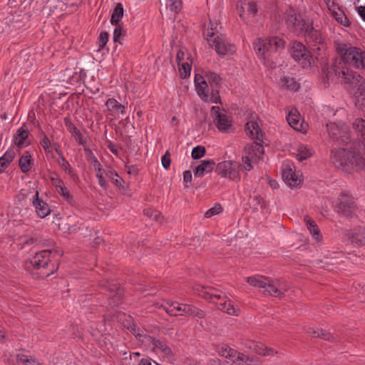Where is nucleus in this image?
I'll list each match as a JSON object with an SVG mask.
<instances>
[{
    "instance_id": "49530a36",
    "label": "nucleus",
    "mask_w": 365,
    "mask_h": 365,
    "mask_svg": "<svg viewBox=\"0 0 365 365\" xmlns=\"http://www.w3.org/2000/svg\"><path fill=\"white\" fill-rule=\"evenodd\" d=\"M56 151L57 153H58L60 155V159L58 161V165L62 169H63L66 173L70 174L71 172V168L69 163L64 158V157L61 154L59 153L57 148L56 149Z\"/></svg>"
},
{
    "instance_id": "f8f14e48",
    "label": "nucleus",
    "mask_w": 365,
    "mask_h": 365,
    "mask_svg": "<svg viewBox=\"0 0 365 365\" xmlns=\"http://www.w3.org/2000/svg\"><path fill=\"white\" fill-rule=\"evenodd\" d=\"M211 116L217 128L223 132H227L232 126L231 117L225 111H221L220 107L211 108Z\"/></svg>"
},
{
    "instance_id": "4468645a",
    "label": "nucleus",
    "mask_w": 365,
    "mask_h": 365,
    "mask_svg": "<svg viewBox=\"0 0 365 365\" xmlns=\"http://www.w3.org/2000/svg\"><path fill=\"white\" fill-rule=\"evenodd\" d=\"M339 211L346 217H351L356 210L354 198L346 193H342L339 197Z\"/></svg>"
},
{
    "instance_id": "473e14b6",
    "label": "nucleus",
    "mask_w": 365,
    "mask_h": 365,
    "mask_svg": "<svg viewBox=\"0 0 365 365\" xmlns=\"http://www.w3.org/2000/svg\"><path fill=\"white\" fill-rule=\"evenodd\" d=\"M312 150L307 145H300L297 150L296 156L299 161H302L311 157Z\"/></svg>"
},
{
    "instance_id": "dca6fc26",
    "label": "nucleus",
    "mask_w": 365,
    "mask_h": 365,
    "mask_svg": "<svg viewBox=\"0 0 365 365\" xmlns=\"http://www.w3.org/2000/svg\"><path fill=\"white\" fill-rule=\"evenodd\" d=\"M344 237L355 246H361L365 244V230L356 227L353 230H346L344 232Z\"/></svg>"
},
{
    "instance_id": "58836bf2",
    "label": "nucleus",
    "mask_w": 365,
    "mask_h": 365,
    "mask_svg": "<svg viewBox=\"0 0 365 365\" xmlns=\"http://www.w3.org/2000/svg\"><path fill=\"white\" fill-rule=\"evenodd\" d=\"M282 84L287 89L291 91H297L299 88V84L294 81V79L289 76H285L282 79Z\"/></svg>"
},
{
    "instance_id": "8fccbe9b",
    "label": "nucleus",
    "mask_w": 365,
    "mask_h": 365,
    "mask_svg": "<svg viewBox=\"0 0 365 365\" xmlns=\"http://www.w3.org/2000/svg\"><path fill=\"white\" fill-rule=\"evenodd\" d=\"M204 77L209 83L214 84H218L220 80V76L215 73H206Z\"/></svg>"
},
{
    "instance_id": "37998d69",
    "label": "nucleus",
    "mask_w": 365,
    "mask_h": 365,
    "mask_svg": "<svg viewBox=\"0 0 365 365\" xmlns=\"http://www.w3.org/2000/svg\"><path fill=\"white\" fill-rule=\"evenodd\" d=\"M167 6L175 13H178L182 8L181 0H167Z\"/></svg>"
},
{
    "instance_id": "f704fd0d",
    "label": "nucleus",
    "mask_w": 365,
    "mask_h": 365,
    "mask_svg": "<svg viewBox=\"0 0 365 365\" xmlns=\"http://www.w3.org/2000/svg\"><path fill=\"white\" fill-rule=\"evenodd\" d=\"M250 345L247 346L250 349H252L257 354L269 356L271 354L269 351H266L267 347L261 343H257L255 341H250Z\"/></svg>"
},
{
    "instance_id": "2eb2a0df",
    "label": "nucleus",
    "mask_w": 365,
    "mask_h": 365,
    "mask_svg": "<svg viewBox=\"0 0 365 365\" xmlns=\"http://www.w3.org/2000/svg\"><path fill=\"white\" fill-rule=\"evenodd\" d=\"M287 120L289 125L295 130L304 132L308 125L302 118L299 113L295 108L291 109L287 115Z\"/></svg>"
},
{
    "instance_id": "4d7b16f0",
    "label": "nucleus",
    "mask_w": 365,
    "mask_h": 365,
    "mask_svg": "<svg viewBox=\"0 0 365 365\" xmlns=\"http://www.w3.org/2000/svg\"><path fill=\"white\" fill-rule=\"evenodd\" d=\"M126 322L129 324V326H127V329L130 331L131 333L133 334L138 335L139 334L137 333V330L139 331V329H138L137 325L132 319H127Z\"/></svg>"
},
{
    "instance_id": "2f4dec72",
    "label": "nucleus",
    "mask_w": 365,
    "mask_h": 365,
    "mask_svg": "<svg viewBox=\"0 0 365 365\" xmlns=\"http://www.w3.org/2000/svg\"><path fill=\"white\" fill-rule=\"evenodd\" d=\"M89 151V154L93 158V161L95 163L94 167L95 170H97L96 177L98 178V184L101 187L106 188L107 187V181L103 174L101 173V165L99 164L97 158L93 155L91 150Z\"/></svg>"
},
{
    "instance_id": "a18cd8bd",
    "label": "nucleus",
    "mask_w": 365,
    "mask_h": 365,
    "mask_svg": "<svg viewBox=\"0 0 365 365\" xmlns=\"http://www.w3.org/2000/svg\"><path fill=\"white\" fill-rule=\"evenodd\" d=\"M205 154V148L203 146L197 145L193 148L191 155L193 159H200Z\"/></svg>"
},
{
    "instance_id": "cd10ccee",
    "label": "nucleus",
    "mask_w": 365,
    "mask_h": 365,
    "mask_svg": "<svg viewBox=\"0 0 365 365\" xmlns=\"http://www.w3.org/2000/svg\"><path fill=\"white\" fill-rule=\"evenodd\" d=\"M15 157V151L14 149H9L0 158V174L4 173L9 167Z\"/></svg>"
},
{
    "instance_id": "a19ab883",
    "label": "nucleus",
    "mask_w": 365,
    "mask_h": 365,
    "mask_svg": "<svg viewBox=\"0 0 365 365\" xmlns=\"http://www.w3.org/2000/svg\"><path fill=\"white\" fill-rule=\"evenodd\" d=\"M187 59H190V54L187 52L186 49L181 48L180 49L176 56V60L178 65L180 63H183V62H186Z\"/></svg>"
},
{
    "instance_id": "423d86ee",
    "label": "nucleus",
    "mask_w": 365,
    "mask_h": 365,
    "mask_svg": "<svg viewBox=\"0 0 365 365\" xmlns=\"http://www.w3.org/2000/svg\"><path fill=\"white\" fill-rule=\"evenodd\" d=\"M217 32V26L214 28L212 25L211 28L207 29L205 33L210 46L214 48L219 55L224 56L232 53L235 51L234 45L230 43L222 34L215 36Z\"/></svg>"
},
{
    "instance_id": "6e6552de",
    "label": "nucleus",
    "mask_w": 365,
    "mask_h": 365,
    "mask_svg": "<svg viewBox=\"0 0 365 365\" xmlns=\"http://www.w3.org/2000/svg\"><path fill=\"white\" fill-rule=\"evenodd\" d=\"M240 169L242 170V164L233 160H225L217 164L216 172L222 178L239 181L240 180Z\"/></svg>"
},
{
    "instance_id": "7c9ffc66",
    "label": "nucleus",
    "mask_w": 365,
    "mask_h": 365,
    "mask_svg": "<svg viewBox=\"0 0 365 365\" xmlns=\"http://www.w3.org/2000/svg\"><path fill=\"white\" fill-rule=\"evenodd\" d=\"M329 10L331 11L332 16L338 23L344 26H349L350 25V21L341 9L337 8L336 10Z\"/></svg>"
},
{
    "instance_id": "09e8293b",
    "label": "nucleus",
    "mask_w": 365,
    "mask_h": 365,
    "mask_svg": "<svg viewBox=\"0 0 365 365\" xmlns=\"http://www.w3.org/2000/svg\"><path fill=\"white\" fill-rule=\"evenodd\" d=\"M222 211V208L220 205H216L214 207H211L208 210H207L205 213V216L207 218H210L214 215H218L221 213Z\"/></svg>"
},
{
    "instance_id": "e433bc0d",
    "label": "nucleus",
    "mask_w": 365,
    "mask_h": 365,
    "mask_svg": "<svg viewBox=\"0 0 365 365\" xmlns=\"http://www.w3.org/2000/svg\"><path fill=\"white\" fill-rule=\"evenodd\" d=\"M191 59H187L186 62L178 64L179 73L181 78H184L190 75Z\"/></svg>"
},
{
    "instance_id": "1a4fd4ad",
    "label": "nucleus",
    "mask_w": 365,
    "mask_h": 365,
    "mask_svg": "<svg viewBox=\"0 0 365 365\" xmlns=\"http://www.w3.org/2000/svg\"><path fill=\"white\" fill-rule=\"evenodd\" d=\"M292 56L297 61L302 67H311L314 63L313 58L304 45L301 42L294 41L292 46Z\"/></svg>"
},
{
    "instance_id": "f257e3e1",
    "label": "nucleus",
    "mask_w": 365,
    "mask_h": 365,
    "mask_svg": "<svg viewBox=\"0 0 365 365\" xmlns=\"http://www.w3.org/2000/svg\"><path fill=\"white\" fill-rule=\"evenodd\" d=\"M341 63H336L333 70L341 82L349 85V91L356 98V104L365 107V80L349 66L365 70V48L349 42L336 44Z\"/></svg>"
},
{
    "instance_id": "c756f323",
    "label": "nucleus",
    "mask_w": 365,
    "mask_h": 365,
    "mask_svg": "<svg viewBox=\"0 0 365 365\" xmlns=\"http://www.w3.org/2000/svg\"><path fill=\"white\" fill-rule=\"evenodd\" d=\"M218 309L230 315L237 316L240 312L239 308L235 306L230 299L220 302L218 304Z\"/></svg>"
},
{
    "instance_id": "e2e57ef3",
    "label": "nucleus",
    "mask_w": 365,
    "mask_h": 365,
    "mask_svg": "<svg viewBox=\"0 0 365 365\" xmlns=\"http://www.w3.org/2000/svg\"><path fill=\"white\" fill-rule=\"evenodd\" d=\"M319 329L313 328V327H309L307 329H306V332L312 336L313 337L318 338L319 333Z\"/></svg>"
},
{
    "instance_id": "20e7f679",
    "label": "nucleus",
    "mask_w": 365,
    "mask_h": 365,
    "mask_svg": "<svg viewBox=\"0 0 365 365\" xmlns=\"http://www.w3.org/2000/svg\"><path fill=\"white\" fill-rule=\"evenodd\" d=\"M285 41L279 37L273 36L267 38H257L254 43V49L258 56L267 67H272L271 61L272 53L284 49Z\"/></svg>"
},
{
    "instance_id": "9b49d317",
    "label": "nucleus",
    "mask_w": 365,
    "mask_h": 365,
    "mask_svg": "<svg viewBox=\"0 0 365 365\" xmlns=\"http://www.w3.org/2000/svg\"><path fill=\"white\" fill-rule=\"evenodd\" d=\"M327 129L329 137L333 140L341 141L347 143L350 138L349 131L348 128L341 123L330 122L327 124Z\"/></svg>"
},
{
    "instance_id": "393cba45",
    "label": "nucleus",
    "mask_w": 365,
    "mask_h": 365,
    "mask_svg": "<svg viewBox=\"0 0 365 365\" xmlns=\"http://www.w3.org/2000/svg\"><path fill=\"white\" fill-rule=\"evenodd\" d=\"M33 164L34 160L31 155L28 151L23 153L19 160V165L21 170L23 173L29 172L31 170Z\"/></svg>"
},
{
    "instance_id": "c85d7f7f",
    "label": "nucleus",
    "mask_w": 365,
    "mask_h": 365,
    "mask_svg": "<svg viewBox=\"0 0 365 365\" xmlns=\"http://www.w3.org/2000/svg\"><path fill=\"white\" fill-rule=\"evenodd\" d=\"M101 173L105 177L106 180L108 179L113 182L116 186L120 187L122 185L123 180L120 178L118 173L111 168L102 169L101 168Z\"/></svg>"
},
{
    "instance_id": "338daca9",
    "label": "nucleus",
    "mask_w": 365,
    "mask_h": 365,
    "mask_svg": "<svg viewBox=\"0 0 365 365\" xmlns=\"http://www.w3.org/2000/svg\"><path fill=\"white\" fill-rule=\"evenodd\" d=\"M151 359L150 358H144L142 359L138 364V365H151Z\"/></svg>"
},
{
    "instance_id": "f3484780",
    "label": "nucleus",
    "mask_w": 365,
    "mask_h": 365,
    "mask_svg": "<svg viewBox=\"0 0 365 365\" xmlns=\"http://www.w3.org/2000/svg\"><path fill=\"white\" fill-rule=\"evenodd\" d=\"M32 205L35 207L37 215L41 218L47 217L51 212V209L47 202L39 197V192L38 190L36 191L33 196Z\"/></svg>"
},
{
    "instance_id": "603ef678",
    "label": "nucleus",
    "mask_w": 365,
    "mask_h": 365,
    "mask_svg": "<svg viewBox=\"0 0 365 365\" xmlns=\"http://www.w3.org/2000/svg\"><path fill=\"white\" fill-rule=\"evenodd\" d=\"M318 338H320L322 339L329 341H336V338L329 332H327V331L324 329H320L319 333Z\"/></svg>"
},
{
    "instance_id": "3c124183",
    "label": "nucleus",
    "mask_w": 365,
    "mask_h": 365,
    "mask_svg": "<svg viewBox=\"0 0 365 365\" xmlns=\"http://www.w3.org/2000/svg\"><path fill=\"white\" fill-rule=\"evenodd\" d=\"M145 214L150 218L155 220V221H160L161 220L160 213L158 210L153 209H147L145 210Z\"/></svg>"
},
{
    "instance_id": "bb28decb",
    "label": "nucleus",
    "mask_w": 365,
    "mask_h": 365,
    "mask_svg": "<svg viewBox=\"0 0 365 365\" xmlns=\"http://www.w3.org/2000/svg\"><path fill=\"white\" fill-rule=\"evenodd\" d=\"M65 125L68 131L73 135L75 140L81 145H84L86 140L80 132V130L76 127V125L68 119H65Z\"/></svg>"
},
{
    "instance_id": "6e6d98bb",
    "label": "nucleus",
    "mask_w": 365,
    "mask_h": 365,
    "mask_svg": "<svg viewBox=\"0 0 365 365\" xmlns=\"http://www.w3.org/2000/svg\"><path fill=\"white\" fill-rule=\"evenodd\" d=\"M108 34L107 32H102L99 36L98 44L101 48H103L108 41Z\"/></svg>"
},
{
    "instance_id": "412c9836",
    "label": "nucleus",
    "mask_w": 365,
    "mask_h": 365,
    "mask_svg": "<svg viewBox=\"0 0 365 365\" xmlns=\"http://www.w3.org/2000/svg\"><path fill=\"white\" fill-rule=\"evenodd\" d=\"M174 309L178 311H182L183 313L181 315H187L190 317H197L199 318H203L205 317L204 312L200 309L190 304H177L174 307Z\"/></svg>"
},
{
    "instance_id": "a211bd4d",
    "label": "nucleus",
    "mask_w": 365,
    "mask_h": 365,
    "mask_svg": "<svg viewBox=\"0 0 365 365\" xmlns=\"http://www.w3.org/2000/svg\"><path fill=\"white\" fill-rule=\"evenodd\" d=\"M51 250H44L37 252L35 256L31 259V264L36 268H45L51 261Z\"/></svg>"
},
{
    "instance_id": "774afa93",
    "label": "nucleus",
    "mask_w": 365,
    "mask_h": 365,
    "mask_svg": "<svg viewBox=\"0 0 365 365\" xmlns=\"http://www.w3.org/2000/svg\"><path fill=\"white\" fill-rule=\"evenodd\" d=\"M185 365H200V364L196 360L188 359L185 361Z\"/></svg>"
},
{
    "instance_id": "4be33fe9",
    "label": "nucleus",
    "mask_w": 365,
    "mask_h": 365,
    "mask_svg": "<svg viewBox=\"0 0 365 365\" xmlns=\"http://www.w3.org/2000/svg\"><path fill=\"white\" fill-rule=\"evenodd\" d=\"M106 107L110 114L115 117L120 114L124 115L125 113V106L114 98H108L106 103Z\"/></svg>"
},
{
    "instance_id": "a878e982",
    "label": "nucleus",
    "mask_w": 365,
    "mask_h": 365,
    "mask_svg": "<svg viewBox=\"0 0 365 365\" xmlns=\"http://www.w3.org/2000/svg\"><path fill=\"white\" fill-rule=\"evenodd\" d=\"M29 133L23 127L19 128L14 135V143L19 147H25L29 144Z\"/></svg>"
},
{
    "instance_id": "0eeeda50",
    "label": "nucleus",
    "mask_w": 365,
    "mask_h": 365,
    "mask_svg": "<svg viewBox=\"0 0 365 365\" xmlns=\"http://www.w3.org/2000/svg\"><path fill=\"white\" fill-rule=\"evenodd\" d=\"M246 282L254 287H257L262 290L263 294L279 297L285 294L282 289L269 283V281L262 275H254L246 278Z\"/></svg>"
},
{
    "instance_id": "5fc2aeb1",
    "label": "nucleus",
    "mask_w": 365,
    "mask_h": 365,
    "mask_svg": "<svg viewBox=\"0 0 365 365\" xmlns=\"http://www.w3.org/2000/svg\"><path fill=\"white\" fill-rule=\"evenodd\" d=\"M149 338H150V342L153 345L154 348H156V349L162 351L163 349V348L166 346V344L160 339H155L152 336H149Z\"/></svg>"
},
{
    "instance_id": "0e129e2a",
    "label": "nucleus",
    "mask_w": 365,
    "mask_h": 365,
    "mask_svg": "<svg viewBox=\"0 0 365 365\" xmlns=\"http://www.w3.org/2000/svg\"><path fill=\"white\" fill-rule=\"evenodd\" d=\"M161 351L168 357H173L174 356L171 348L169 347L167 344Z\"/></svg>"
},
{
    "instance_id": "7ed1b4c3",
    "label": "nucleus",
    "mask_w": 365,
    "mask_h": 365,
    "mask_svg": "<svg viewBox=\"0 0 365 365\" xmlns=\"http://www.w3.org/2000/svg\"><path fill=\"white\" fill-rule=\"evenodd\" d=\"M331 160L335 167L345 172L365 170V153L357 147L335 148L331 151Z\"/></svg>"
},
{
    "instance_id": "f03ea898",
    "label": "nucleus",
    "mask_w": 365,
    "mask_h": 365,
    "mask_svg": "<svg viewBox=\"0 0 365 365\" xmlns=\"http://www.w3.org/2000/svg\"><path fill=\"white\" fill-rule=\"evenodd\" d=\"M247 135L256 141L247 145L242 155V170L247 173L252 169V164L258 163L264 155V134L257 120L252 119L246 124Z\"/></svg>"
},
{
    "instance_id": "13d9d810",
    "label": "nucleus",
    "mask_w": 365,
    "mask_h": 365,
    "mask_svg": "<svg viewBox=\"0 0 365 365\" xmlns=\"http://www.w3.org/2000/svg\"><path fill=\"white\" fill-rule=\"evenodd\" d=\"M170 155L167 152L164 155H163L161 158L162 165L163 166L164 168L168 169L170 165Z\"/></svg>"
},
{
    "instance_id": "864d4df0",
    "label": "nucleus",
    "mask_w": 365,
    "mask_h": 365,
    "mask_svg": "<svg viewBox=\"0 0 365 365\" xmlns=\"http://www.w3.org/2000/svg\"><path fill=\"white\" fill-rule=\"evenodd\" d=\"M41 145L43 148L46 152L50 153L52 150L51 144L48 138L43 134Z\"/></svg>"
},
{
    "instance_id": "39448f33",
    "label": "nucleus",
    "mask_w": 365,
    "mask_h": 365,
    "mask_svg": "<svg viewBox=\"0 0 365 365\" xmlns=\"http://www.w3.org/2000/svg\"><path fill=\"white\" fill-rule=\"evenodd\" d=\"M302 29L300 31L304 34L307 43L311 46L315 53L317 59L322 58V54L326 48V45L322 39L321 34L313 28V22L311 19H303Z\"/></svg>"
},
{
    "instance_id": "79ce46f5",
    "label": "nucleus",
    "mask_w": 365,
    "mask_h": 365,
    "mask_svg": "<svg viewBox=\"0 0 365 365\" xmlns=\"http://www.w3.org/2000/svg\"><path fill=\"white\" fill-rule=\"evenodd\" d=\"M56 192L62 196L67 202L71 203L73 202V196L70 194L68 190L63 185L56 190Z\"/></svg>"
},
{
    "instance_id": "bf43d9fd",
    "label": "nucleus",
    "mask_w": 365,
    "mask_h": 365,
    "mask_svg": "<svg viewBox=\"0 0 365 365\" xmlns=\"http://www.w3.org/2000/svg\"><path fill=\"white\" fill-rule=\"evenodd\" d=\"M122 35V28L118 24L115 25V28L113 31V41L117 42L118 41L119 37Z\"/></svg>"
},
{
    "instance_id": "de8ad7c7",
    "label": "nucleus",
    "mask_w": 365,
    "mask_h": 365,
    "mask_svg": "<svg viewBox=\"0 0 365 365\" xmlns=\"http://www.w3.org/2000/svg\"><path fill=\"white\" fill-rule=\"evenodd\" d=\"M49 179L52 182V185L55 187L56 190L63 185V180L58 177V175L53 173L49 176Z\"/></svg>"
},
{
    "instance_id": "aec40b11",
    "label": "nucleus",
    "mask_w": 365,
    "mask_h": 365,
    "mask_svg": "<svg viewBox=\"0 0 365 365\" xmlns=\"http://www.w3.org/2000/svg\"><path fill=\"white\" fill-rule=\"evenodd\" d=\"M287 23L295 30L301 31L303 26V19H309L301 15L297 16L294 9H289L285 14Z\"/></svg>"
},
{
    "instance_id": "5701e85b",
    "label": "nucleus",
    "mask_w": 365,
    "mask_h": 365,
    "mask_svg": "<svg viewBox=\"0 0 365 365\" xmlns=\"http://www.w3.org/2000/svg\"><path fill=\"white\" fill-rule=\"evenodd\" d=\"M215 165V162L212 160H205L195 168L194 170V175L196 178H202L205 175L210 173Z\"/></svg>"
},
{
    "instance_id": "ddd939ff",
    "label": "nucleus",
    "mask_w": 365,
    "mask_h": 365,
    "mask_svg": "<svg viewBox=\"0 0 365 365\" xmlns=\"http://www.w3.org/2000/svg\"><path fill=\"white\" fill-rule=\"evenodd\" d=\"M239 15L244 21L254 17L257 12V7L253 0H241L237 5Z\"/></svg>"
},
{
    "instance_id": "72a5a7b5",
    "label": "nucleus",
    "mask_w": 365,
    "mask_h": 365,
    "mask_svg": "<svg viewBox=\"0 0 365 365\" xmlns=\"http://www.w3.org/2000/svg\"><path fill=\"white\" fill-rule=\"evenodd\" d=\"M123 7L121 4H118L111 15L110 23L113 25H118L123 16Z\"/></svg>"
},
{
    "instance_id": "9d476101",
    "label": "nucleus",
    "mask_w": 365,
    "mask_h": 365,
    "mask_svg": "<svg viewBox=\"0 0 365 365\" xmlns=\"http://www.w3.org/2000/svg\"><path fill=\"white\" fill-rule=\"evenodd\" d=\"M282 175L284 182L291 187L299 186L303 181L302 172L293 169L292 165L289 163L283 164Z\"/></svg>"
},
{
    "instance_id": "c03bdc74",
    "label": "nucleus",
    "mask_w": 365,
    "mask_h": 365,
    "mask_svg": "<svg viewBox=\"0 0 365 365\" xmlns=\"http://www.w3.org/2000/svg\"><path fill=\"white\" fill-rule=\"evenodd\" d=\"M233 361L245 362L250 364L251 363L254 362V359L237 351L236 357L233 359Z\"/></svg>"
},
{
    "instance_id": "4c0bfd02",
    "label": "nucleus",
    "mask_w": 365,
    "mask_h": 365,
    "mask_svg": "<svg viewBox=\"0 0 365 365\" xmlns=\"http://www.w3.org/2000/svg\"><path fill=\"white\" fill-rule=\"evenodd\" d=\"M219 355L229 359H232L236 357L237 350L225 346L220 347L217 351Z\"/></svg>"
},
{
    "instance_id": "ea45409f",
    "label": "nucleus",
    "mask_w": 365,
    "mask_h": 365,
    "mask_svg": "<svg viewBox=\"0 0 365 365\" xmlns=\"http://www.w3.org/2000/svg\"><path fill=\"white\" fill-rule=\"evenodd\" d=\"M16 360L24 365H39L34 358H29L27 355L24 354H16Z\"/></svg>"
},
{
    "instance_id": "680f3d73",
    "label": "nucleus",
    "mask_w": 365,
    "mask_h": 365,
    "mask_svg": "<svg viewBox=\"0 0 365 365\" xmlns=\"http://www.w3.org/2000/svg\"><path fill=\"white\" fill-rule=\"evenodd\" d=\"M191 180H192L191 172L189 170H186V171L183 172V181L186 186H187V185L191 182Z\"/></svg>"
},
{
    "instance_id": "052dcab7",
    "label": "nucleus",
    "mask_w": 365,
    "mask_h": 365,
    "mask_svg": "<svg viewBox=\"0 0 365 365\" xmlns=\"http://www.w3.org/2000/svg\"><path fill=\"white\" fill-rule=\"evenodd\" d=\"M220 97L219 93L217 91H212L211 95H210V100L207 102H212L214 103H217L220 102Z\"/></svg>"
},
{
    "instance_id": "b1692460",
    "label": "nucleus",
    "mask_w": 365,
    "mask_h": 365,
    "mask_svg": "<svg viewBox=\"0 0 365 365\" xmlns=\"http://www.w3.org/2000/svg\"><path fill=\"white\" fill-rule=\"evenodd\" d=\"M304 220L308 231L309 232L310 235L312 236L314 240L317 242H321L322 240V237L320 234L319 229L316 222L312 219H310L308 216H305Z\"/></svg>"
},
{
    "instance_id": "69168bd1",
    "label": "nucleus",
    "mask_w": 365,
    "mask_h": 365,
    "mask_svg": "<svg viewBox=\"0 0 365 365\" xmlns=\"http://www.w3.org/2000/svg\"><path fill=\"white\" fill-rule=\"evenodd\" d=\"M358 14L361 18L365 21V6H360L358 7Z\"/></svg>"
},
{
    "instance_id": "6ab92c4d",
    "label": "nucleus",
    "mask_w": 365,
    "mask_h": 365,
    "mask_svg": "<svg viewBox=\"0 0 365 365\" xmlns=\"http://www.w3.org/2000/svg\"><path fill=\"white\" fill-rule=\"evenodd\" d=\"M195 86L200 98L204 101H208L210 100V94L205 77L200 74H196L195 76Z\"/></svg>"
},
{
    "instance_id": "c9c22d12",
    "label": "nucleus",
    "mask_w": 365,
    "mask_h": 365,
    "mask_svg": "<svg viewBox=\"0 0 365 365\" xmlns=\"http://www.w3.org/2000/svg\"><path fill=\"white\" fill-rule=\"evenodd\" d=\"M354 130L361 133L363 144L365 146V120L362 118H358L353 124Z\"/></svg>"
}]
</instances>
